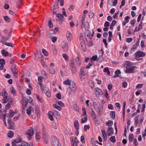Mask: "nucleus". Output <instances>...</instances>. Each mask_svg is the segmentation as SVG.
I'll list each match as a JSON object with an SVG mask.
<instances>
[{"instance_id": "f257e3e1", "label": "nucleus", "mask_w": 146, "mask_h": 146, "mask_svg": "<svg viewBox=\"0 0 146 146\" xmlns=\"http://www.w3.org/2000/svg\"><path fill=\"white\" fill-rule=\"evenodd\" d=\"M87 74L86 69L84 67H82L80 70V76L81 80L85 78V75Z\"/></svg>"}, {"instance_id": "f03ea898", "label": "nucleus", "mask_w": 146, "mask_h": 146, "mask_svg": "<svg viewBox=\"0 0 146 146\" xmlns=\"http://www.w3.org/2000/svg\"><path fill=\"white\" fill-rule=\"evenodd\" d=\"M2 96L3 98L2 100V102L3 103H6L8 101V99L7 98L8 94L5 89H3L2 90Z\"/></svg>"}, {"instance_id": "7ed1b4c3", "label": "nucleus", "mask_w": 146, "mask_h": 146, "mask_svg": "<svg viewBox=\"0 0 146 146\" xmlns=\"http://www.w3.org/2000/svg\"><path fill=\"white\" fill-rule=\"evenodd\" d=\"M52 143L54 146H61L60 144L57 137L52 136L51 137Z\"/></svg>"}, {"instance_id": "20e7f679", "label": "nucleus", "mask_w": 146, "mask_h": 146, "mask_svg": "<svg viewBox=\"0 0 146 146\" xmlns=\"http://www.w3.org/2000/svg\"><path fill=\"white\" fill-rule=\"evenodd\" d=\"M34 132L33 127H31L30 129L27 131L26 134L28 136V139L31 140V137L34 134Z\"/></svg>"}, {"instance_id": "39448f33", "label": "nucleus", "mask_w": 146, "mask_h": 146, "mask_svg": "<svg viewBox=\"0 0 146 146\" xmlns=\"http://www.w3.org/2000/svg\"><path fill=\"white\" fill-rule=\"evenodd\" d=\"M135 58L137 60H139L140 59H139V58L140 57L144 56L145 55V53L141 51H139L137 52H136L135 54Z\"/></svg>"}, {"instance_id": "423d86ee", "label": "nucleus", "mask_w": 146, "mask_h": 146, "mask_svg": "<svg viewBox=\"0 0 146 146\" xmlns=\"http://www.w3.org/2000/svg\"><path fill=\"white\" fill-rule=\"evenodd\" d=\"M70 66L72 73L75 74L77 72V70L74 62L72 61L70 64Z\"/></svg>"}, {"instance_id": "0eeeda50", "label": "nucleus", "mask_w": 146, "mask_h": 146, "mask_svg": "<svg viewBox=\"0 0 146 146\" xmlns=\"http://www.w3.org/2000/svg\"><path fill=\"white\" fill-rule=\"evenodd\" d=\"M71 140V144L73 146H77L78 145V141L76 137H75L74 138L73 137H70Z\"/></svg>"}, {"instance_id": "6e6552de", "label": "nucleus", "mask_w": 146, "mask_h": 146, "mask_svg": "<svg viewBox=\"0 0 146 146\" xmlns=\"http://www.w3.org/2000/svg\"><path fill=\"white\" fill-rule=\"evenodd\" d=\"M95 92L97 98L99 97L100 95H102L103 94L102 90L97 88L95 89Z\"/></svg>"}, {"instance_id": "1a4fd4ad", "label": "nucleus", "mask_w": 146, "mask_h": 146, "mask_svg": "<svg viewBox=\"0 0 146 146\" xmlns=\"http://www.w3.org/2000/svg\"><path fill=\"white\" fill-rule=\"evenodd\" d=\"M137 68L136 66H133L129 68H127L125 71V73H132L134 72V70Z\"/></svg>"}, {"instance_id": "9d476101", "label": "nucleus", "mask_w": 146, "mask_h": 146, "mask_svg": "<svg viewBox=\"0 0 146 146\" xmlns=\"http://www.w3.org/2000/svg\"><path fill=\"white\" fill-rule=\"evenodd\" d=\"M42 137L44 139L45 143L47 144L48 141V135L47 133L43 134Z\"/></svg>"}, {"instance_id": "9b49d317", "label": "nucleus", "mask_w": 146, "mask_h": 146, "mask_svg": "<svg viewBox=\"0 0 146 146\" xmlns=\"http://www.w3.org/2000/svg\"><path fill=\"white\" fill-rule=\"evenodd\" d=\"M9 126V129H13L14 127V123L11 119H9L7 120Z\"/></svg>"}, {"instance_id": "f8f14e48", "label": "nucleus", "mask_w": 146, "mask_h": 146, "mask_svg": "<svg viewBox=\"0 0 146 146\" xmlns=\"http://www.w3.org/2000/svg\"><path fill=\"white\" fill-rule=\"evenodd\" d=\"M107 132L108 133V135L111 136L112 134H113V129L111 127H109Z\"/></svg>"}, {"instance_id": "ddd939ff", "label": "nucleus", "mask_w": 146, "mask_h": 146, "mask_svg": "<svg viewBox=\"0 0 146 146\" xmlns=\"http://www.w3.org/2000/svg\"><path fill=\"white\" fill-rule=\"evenodd\" d=\"M63 51L64 52L67 51L68 50V45L67 42L64 43L62 47Z\"/></svg>"}, {"instance_id": "4468645a", "label": "nucleus", "mask_w": 146, "mask_h": 146, "mask_svg": "<svg viewBox=\"0 0 146 146\" xmlns=\"http://www.w3.org/2000/svg\"><path fill=\"white\" fill-rule=\"evenodd\" d=\"M48 114L49 119L51 121H53L54 119L53 117L54 114L53 112L51 111H49Z\"/></svg>"}, {"instance_id": "2eb2a0df", "label": "nucleus", "mask_w": 146, "mask_h": 146, "mask_svg": "<svg viewBox=\"0 0 146 146\" xmlns=\"http://www.w3.org/2000/svg\"><path fill=\"white\" fill-rule=\"evenodd\" d=\"M10 92L14 95L15 96L16 94V91L15 89L13 87H11L10 89Z\"/></svg>"}, {"instance_id": "dca6fc26", "label": "nucleus", "mask_w": 146, "mask_h": 146, "mask_svg": "<svg viewBox=\"0 0 146 146\" xmlns=\"http://www.w3.org/2000/svg\"><path fill=\"white\" fill-rule=\"evenodd\" d=\"M142 23L141 21V23L139 25V27L138 28L137 27H136L134 31L135 32V31H139L142 28Z\"/></svg>"}, {"instance_id": "f3484780", "label": "nucleus", "mask_w": 146, "mask_h": 146, "mask_svg": "<svg viewBox=\"0 0 146 146\" xmlns=\"http://www.w3.org/2000/svg\"><path fill=\"white\" fill-rule=\"evenodd\" d=\"M85 15H84L83 17L82 18V19L81 20V29L82 30H83V28L84 27V20H85Z\"/></svg>"}, {"instance_id": "a211bd4d", "label": "nucleus", "mask_w": 146, "mask_h": 146, "mask_svg": "<svg viewBox=\"0 0 146 146\" xmlns=\"http://www.w3.org/2000/svg\"><path fill=\"white\" fill-rule=\"evenodd\" d=\"M1 53L4 56H7L9 55V53L8 52L6 51L5 50H1Z\"/></svg>"}, {"instance_id": "6ab92c4d", "label": "nucleus", "mask_w": 146, "mask_h": 146, "mask_svg": "<svg viewBox=\"0 0 146 146\" xmlns=\"http://www.w3.org/2000/svg\"><path fill=\"white\" fill-rule=\"evenodd\" d=\"M74 125L76 129L77 130H78L79 129V124L78 120L74 121Z\"/></svg>"}, {"instance_id": "aec40b11", "label": "nucleus", "mask_w": 146, "mask_h": 146, "mask_svg": "<svg viewBox=\"0 0 146 146\" xmlns=\"http://www.w3.org/2000/svg\"><path fill=\"white\" fill-rule=\"evenodd\" d=\"M83 26L84 27H85V29L86 31L88 30V29L89 28L90 26L89 23L87 22H85Z\"/></svg>"}, {"instance_id": "412c9836", "label": "nucleus", "mask_w": 146, "mask_h": 146, "mask_svg": "<svg viewBox=\"0 0 146 146\" xmlns=\"http://www.w3.org/2000/svg\"><path fill=\"white\" fill-rule=\"evenodd\" d=\"M8 101H9V102L6 106V108H7L8 109H9L10 107V104H11L13 102V99H11L9 100H8Z\"/></svg>"}, {"instance_id": "4be33fe9", "label": "nucleus", "mask_w": 146, "mask_h": 146, "mask_svg": "<svg viewBox=\"0 0 146 146\" xmlns=\"http://www.w3.org/2000/svg\"><path fill=\"white\" fill-rule=\"evenodd\" d=\"M56 16L58 18L60 19V20H63L64 19L63 16L60 13L57 14Z\"/></svg>"}, {"instance_id": "5701e85b", "label": "nucleus", "mask_w": 146, "mask_h": 146, "mask_svg": "<svg viewBox=\"0 0 146 146\" xmlns=\"http://www.w3.org/2000/svg\"><path fill=\"white\" fill-rule=\"evenodd\" d=\"M103 112V108H101L97 112V113L98 116H100L102 114Z\"/></svg>"}, {"instance_id": "b1692460", "label": "nucleus", "mask_w": 146, "mask_h": 146, "mask_svg": "<svg viewBox=\"0 0 146 146\" xmlns=\"http://www.w3.org/2000/svg\"><path fill=\"white\" fill-rule=\"evenodd\" d=\"M139 116L138 115L136 117H135V126H137L138 123V119H139Z\"/></svg>"}, {"instance_id": "393cba45", "label": "nucleus", "mask_w": 146, "mask_h": 146, "mask_svg": "<svg viewBox=\"0 0 146 146\" xmlns=\"http://www.w3.org/2000/svg\"><path fill=\"white\" fill-rule=\"evenodd\" d=\"M91 115L92 117L94 119H96V115L94 111L93 110H92V112L91 113Z\"/></svg>"}, {"instance_id": "a878e982", "label": "nucleus", "mask_w": 146, "mask_h": 146, "mask_svg": "<svg viewBox=\"0 0 146 146\" xmlns=\"http://www.w3.org/2000/svg\"><path fill=\"white\" fill-rule=\"evenodd\" d=\"M76 61L78 66H80V58L79 57H77L75 59Z\"/></svg>"}, {"instance_id": "bb28decb", "label": "nucleus", "mask_w": 146, "mask_h": 146, "mask_svg": "<svg viewBox=\"0 0 146 146\" xmlns=\"http://www.w3.org/2000/svg\"><path fill=\"white\" fill-rule=\"evenodd\" d=\"M14 136V133L12 131H10L7 134V136L11 138Z\"/></svg>"}, {"instance_id": "cd10ccee", "label": "nucleus", "mask_w": 146, "mask_h": 146, "mask_svg": "<svg viewBox=\"0 0 146 146\" xmlns=\"http://www.w3.org/2000/svg\"><path fill=\"white\" fill-rule=\"evenodd\" d=\"M134 138V136L133 134H130L129 137V140L130 142H132Z\"/></svg>"}, {"instance_id": "c85d7f7f", "label": "nucleus", "mask_w": 146, "mask_h": 146, "mask_svg": "<svg viewBox=\"0 0 146 146\" xmlns=\"http://www.w3.org/2000/svg\"><path fill=\"white\" fill-rule=\"evenodd\" d=\"M69 88L71 90V91L74 93L75 92L76 89V86L74 87L69 86Z\"/></svg>"}, {"instance_id": "c756f323", "label": "nucleus", "mask_w": 146, "mask_h": 146, "mask_svg": "<svg viewBox=\"0 0 146 146\" xmlns=\"http://www.w3.org/2000/svg\"><path fill=\"white\" fill-rule=\"evenodd\" d=\"M73 108L76 111H79V108L76 104H74L73 105Z\"/></svg>"}, {"instance_id": "7c9ffc66", "label": "nucleus", "mask_w": 146, "mask_h": 146, "mask_svg": "<svg viewBox=\"0 0 146 146\" xmlns=\"http://www.w3.org/2000/svg\"><path fill=\"white\" fill-rule=\"evenodd\" d=\"M15 113H16L15 112H14V111L12 110H10L9 111V117L11 118L14 115Z\"/></svg>"}, {"instance_id": "2f4dec72", "label": "nucleus", "mask_w": 146, "mask_h": 146, "mask_svg": "<svg viewBox=\"0 0 146 146\" xmlns=\"http://www.w3.org/2000/svg\"><path fill=\"white\" fill-rule=\"evenodd\" d=\"M53 106L54 108L58 110L59 111L61 110L62 108L60 106H58L57 104H54Z\"/></svg>"}, {"instance_id": "473e14b6", "label": "nucleus", "mask_w": 146, "mask_h": 146, "mask_svg": "<svg viewBox=\"0 0 146 146\" xmlns=\"http://www.w3.org/2000/svg\"><path fill=\"white\" fill-rule=\"evenodd\" d=\"M32 108V107L30 106H29V108L27 110V114L29 115L31 113V109Z\"/></svg>"}, {"instance_id": "72a5a7b5", "label": "nucleus", "mask_w": 146, "mask_h": 146, "mask_svg": "<svg viewBox=\"0 0 146 146\" xmlns=\"http://www.w3.org/2000/svg\"><path fill=\"white\" fill-rule=\"evenodd\" d=\"M49 72L51 74H55V71L54 69L52 68H50L49 70Z\"/></svg>"}, {"instance_id": "f704fd0d", "label": "nucleus", "mask_w": 146, "mask_h": 146, "mask_svg": "<svg viewBox=\"0 0 146 146\" xmlns=\"http://www.w3.org/2000/svg\"><path fill=\"white\" fill-rule=\"evenodd\" d=\"M71 82V80L69 79H68L67 80L64 81L63 82V84H66V85H69L70 83Z\"/></svg>"}, {"instance_id": "c9c22d12", "label": "nucleus", "mask_w": 146, "mask_h": 146, "mask_svg": "<svg viewBox=\"0 0 146 146\" xmlns=\"http://www.w3.org/2000/svg\"><path fill=\"white\" fill-rule=\"evenodd\" d=\"M21 138L20 137H19L15 140H14V142H16V143H19L21 142Z\"/></svg>"}, {"instance_id": "e433bc0d", "label": "nucleus", "mask_w": 146, "mask_h": 146, "mask_svg": "<svg viewBox=\"0 0 146 146\" xmlns=\"http://www.w3.org/2000/svg\"><path fill=\"white\" fill-rule=\"evenodd\" d=\"M106 125L108 126H110L112 125L113 124V122L112 121L108 120L106 123Z\"/></svg>"}, {"instance_id": "4c0bfd02", "label": "nucleus", "mask_w": 146, "mask_h": 146, "mask_svg": "<svg viewBox=\"0 0 146 146\" xmlns=\"http://www.w3.org/2000/svg\"><path fill=\"white\" fill-rule=\"evenodd\" d=\"M115 113L114 111H111L110 112V115H111V117L113 119L115 118Z\"/></svg>"}, {"instance_id": "58836bf2", "label": "nucleus", "mask_w": 146, "mask_h": 146, "mask_svg": "<svg viewBox=\"0 0 146 146\" xmlns=\"http://www.w3.org/2000/svg\"><path fill=\"white\" fill-rule=\"evenodd\" d=\"M91 32L89 30H88L86 31L85 35H86L87 36L89 37V38L91 36Z\"/></svg>"}, {"instance_id": "ea45409f", "label": "nucleus", "mask_w": 146, "mask_h": 146, "mask_svg": "<svg viewBox=\"0 0 146 146\" xmlns=\"http://www.w3.org/2000/svg\"><path fill=\"white\" fill-rule=\"evenodd\" d=\"M48 25L49 28L53 27V23L51 19H50L48 22Z\"/></svg>"}, {"instance_id": "a19ab883", "label": "nucleus", "mask_w": 146, "mask_h": 146, "mask_svg": "<svg viewBox=\"0 0 146 146\" xmlns=\"http://www.w3.org/2000/svg\"><path fill=\"white\" fill-rule=\"evenodd\" d=\"M44 93L46 96L48 97H51V93L49 90H47L46 92H45Z\"/></svg>"}, {"instance_id": "79ce46f5", "label": "nucleus", "mask_w": 146, "mask_h": 146, "mask_svg": "<svg viewBox=\"0 0 146 146\" xmlns=\"http://www.w3.org/2000/svg\"><path fill=\"white\" fill-rule=\"evenodd\" d=\"M110 141L113 143H114L116 141L115 137L114 136H112L110 139Z\"/></svg>"}, {"instance_id": "37998d69", "label": "nucleus", "mask_w": 146, "mask_h": 146, "mask_svg": "<svg viewBox=\"0 0 146 146\" xmlns=\"http://www.w3.org/2000/svg\"><path fill=\"white\" fill-rule=\"evenodd\" d=\"M58 3L57 2H56L54 4L53 6L54 7V9L53 10H54L55 9H57L58 8Z\"/></svg>"}, {"instance_id": "c03bdc74", "label": "nucleus", "mask_w": 146, "mask_h": 146, "mask_svg": "<svg viewBox=\"0 0 146 146\" xmlns=\"http://www.w3.org/2000/svg\"><path fill=\"white\" fill-rule=\"evenodd\" d=\"M115 73L116 74L114 76V77H117V76L119 74L121 73V72L119 70H117L115 72Z\"/></svg>"}, {"instance_id": "a18cd8bd", "label": "nucleus", "mask_w": 146, "mask_h": 146, "mask_svg": "<svg viewBox=\"0 0 146 146\" xmlns=\"http://www.w3.org/2000/svg\"><path fill=\"white\" fill-rule=\"evenodd\" d=\"M104 71L105 72H106L108 74L110 75V72L108 68H105L104 70Z\"/></svg>"}, {"instance_id": "49530a36", "label": "nucleus", "mask_w": 146, "mask_h": 146, "mask_svg": "<svg viewBox=\"0 0 146 146\" xmlns=\"http://www.w3.org/2000/svg\"><path fill=\"white\" fill-rule=\"evenodd\" d=\"M35 110L36 111V113L37 115L39 114L40 112L39 108L38 106H36L35 108Z\"/></svg>"}, {"instance_id": "de8ad7c7", "label": "nucleus", "mask_w": 146, "mask_h": 146, "mask_svg": "<svg viewBox=\"0 0 146 146\" xmlns=\"http://www.w3.org/2000/svg\"><path fill=\"white\" fill-rule=\"evenodd\" d=\"M4 20L7 22H9L10 21V18L7 16H5L4 17Z\"/></svg>"}, {"instance_id": "09e8293b", "label": "nucleus", "mask_w": 146, "mask_h": 146, "mask_svg": "<svg viewBox=\"0 0 146 146\" xmlns=\"http://www.w3.org/2000/svg\"><path fill=\"white\" fill-rule=\"evenodd\" d=\"M125 66H126V67L127 68H129L130 66V62H129L126 61L125 62Z\"/></svg>"}, {"instance_id": "8fccbe9b", "label": "nucleus", "mask_w": 146, "mask_h": 146, "mask_svg": "<svg viewBox=\"0 0 146 146\" xmlns=\"http://www.w3.org/2000/svg\"><path fill=\"white\" fill-rule=\"evenodd\" d=\"M87 120V116H86V117H85L84 118H82L81 119V123H83L86 122Z\"/></svg>"}, {"instance_id": "3c124183", "label": "nucleus", "mask_w": 146, "mask_h": 146, "mask_svg": "<svg viewBox=\"0 0 146 146\" xmlns=\"http://www.w3.org/2000/svg\"><path fill=\"white\" fill-rule=\"evenodd\" d=\"M138 42H136L135 44L133 45L132 49H136L138 47Z\"/></svg>"}, {"instance_id": "603ef678", "label": "nucleus", "mask_w": 146, "mask_h": 146, "mask_svg": "<svg viewBox=\"0 0 146 146\" xmlns=\"http://www.w3.org/2000/svg\"><path fill=\"white\" fill-rule=\"evenodd\" d=\"M42 52L43 54L46 56H47L48 55V54L47 52L45 49H42Z\"/></svg>"}, {"instance_id": "864d4df0", "label": "nucleus", "mask_w": 146, "mask_h": 146, "mask_svg": "<svg viewBox=\"0 0 146 146\" xmlns=\"http://www.w3.org/2000/svg\"><path fill=\"white\" fill-rule=\"evenodd\" d=\"M58 103L59 105L63 107L64 106V103H63L60 100L58 101Z\"/></svg>"}, {"instance_id": "5fc2aeb1", "label": "nucleus", "mask_w": 146, "mask_h": 146, "mask_svg": "<svg viewBox=\"0 0 146 146\" xmlns=\"http://www.w3.org/2000/svg\"><path fill=\"white\" fill-rule=\"evenodd\" d=\"M9 38V37L8 38V37H6L3 35L2 36V37H1L2 40H3L4 41L7 40H8Z\"/></svg>"}, {"instance_id": "6e6d98bb", "label": "nucleus", "mask_w": 146, "mask_h": 146, "mask_svg": "<svg viewBox=\"0 0 146 146\" xmlns=\"http://www.w3.org/2000/svg\"><path fill=\"white\" fill-rule=\"evenodd\" d=\"M5 115H2V117L3 119V121L4 123V124L5 126H7V124L5 120Z\"/></svg>"}, {"instance_id": "4d7b16f0", "label": "nucleus", "mask_w": 146, "mask_h": 146, "mask_svg": "<svg viewBox=\"0 0 146 146\" xmlns=\"http://www.w3.org/2000/svg\"><path fill=\"white\" fill-rule=\"evenodd\" d=\"M97 58V55H96L94 56H92V57L91 58V60L90 61H92V60H96Z\"/></svg>"}, {"instance_id": "13d9d810", "label": "nucleus", "mask_w": 146, "mask_h": 146, "mask_svg": "<svg viewBox=\"0 0 146 146\" xmlns=\"http://www.w3.org/2000/svg\"><path fill=\"white\" fill-rule=\"evenodd\" d=\"M21 146H31V145L27 143L24 142H23L21 145Z\"/></svg>"}, {"instance_id": "bf43d9fd", "label": "nucleus", "mask_w": 146, "mask_h": 146, "mask_svg": "<svg viewBox=\"0 0 146 146\" xmlns=\"http://www.w3.org/2000/svg\"><path fill=\"white\" fill-rule=\"evenodd\" d=\"M62 56L66 60H67L68 59L69 57L66 54H63Z\"/></svg>"}, {"instance_id": "052dcab7", "label": "nucleus", "mask_w": 146, "mask_h": 146, "mask_svg": "<svg viewBox=\"0 0 146 146\" xmlns=\"http://www.w3.org/2000/svg\"><path fill=\"white\" fill-rule=\"evenodd\" d=\"M90 127L89 125H85L84 126V131H86L87 129H89Z\"/></svg>"}, {"instance_id": "680f3d73", "label": "nucleus", "mask_w": 146, "mask_h": 146, "mask_svg": "<svg viewBox=\"0 0 146 146\" xmlns=\"http://www.w3.org/2000/svg\"><path fill=\"white\" fill-rule=\"evenodd\" d=\"M88 45L89 46H93V42L92 40H90L89 42H88L86 44Z\"/></svg>"}, {"instance_id": "e2e57ef3", "label": "nucleus", "mask_w": 146, "mask_h": 146, "mask_svg": "<svg viewBox=\"0 0 146 146\" xmlns=\"http://www.w3.org/2000/svg\"><path fill=\"white\" fill-rule=\"evenodd\" d=\"M93 65V62L92 61H90L89 62L88 65L86 66V68H87L89 69L90 68V67L92 66Z\"/></svg>"}, {"instance_id": "0e129e2a", "label": "nucleus", "mask_w": 146, "mask_h": 146, "mask_svg": "<svg viewBox=\"0 0 146 146\" xmlns=\"http://www.w3.org/2000/svg\"><path fill=\"white\" fill-rule=\"evenodd\" d=\"M5 63V60L3 59H0V64L4 65Z\"/></svg>"}, {"instance_id": "69168bd1", "label": "nucleus", "mask_w": 146, "mask_h": 146, "mask_svg": "<svg viewBox=\"0 0 146 146\" xmlns=\"http://www.w3.org/2000/svg\"><path fill=\"white\" fill-rule=\"evenodd\" d=\"M127 83L125 82H123L122 83V86L123 88H125L127 86Z\"/></svg>"}, {"instance_id": "338daca9", "label": "nucleus", "mask_w": 146, "mask_h": 146, "mask_svg": "<svg viewBox=\"0 0 146 146\" xmlns=\"http://www.w3.org/2000/svg\"><path fill=\"white\" fill-rule=\"evenodd\" d=\"M57 38L56 36H53L51 38V40L54 43L57 40Z\"/></svg>"}, {"instance_id": "774afa93", "label": "nucleus", "mask_w": 146, "mask_h": 146, "mask_svg": "<svg viewBox=\"0 0 146 146\" xmlns=\"http://www.w3.org/2000/svg\"><path fill=\"white\" fill-rule=\"evenodd\" d=\"M143 85V84H138L136 86V88H137V89H140V88H141L142 87Z\"/></svg>"}]
</instances>
